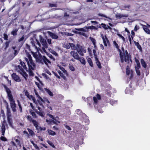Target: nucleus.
Listing matches in <instances>:
<instances>
[{
    "label": "nucleus",
    "instance_id": "6ab92c4d",
    "mask_svg": "<svg viewBox=\"0 0 150 150\" xmlns=\"http://www.w3.org/2000/svg\"><path fill=\"white\" fill-rule=\"evenodd\" d=\"M42 59L46 64H47V63H50V62L49 60L45 56H43L42 57Z\"/></svg>",
    "mask_w": 150,
    "mask_h": 150
},
{
    "label": "nucleus",
    "instance_id": "052dcab7",
    "mask_svg": "<svg viewBox=\"0 0 150 150\" xmlns=\"http://www.w3.org/2000/svg\"><path fill=\"white\" fill-rule=\"evenodd\" d=\"M4 39L5 40H8V36L7 34H4Z\"/></svg>",
    "mask_w": 150,
    "mask_h": 150
},
{
    "label": "nucleus",
    "instance_id": "5701e85b",
    "mask_svg": "<svg viewBox=\"0 0 150 150\" xmlns=\"http://www.w3.org/2000/svg\"><path fill=\"white\" fill-rule=\"evenodd\" d=\"M47 132H48L49 134L51 135L52 136H54L56 134L55 132L51 130H47Z\"/></svg>",
    "mask_w": 150,
    "mask_h": 150
},
{
    "label": "nucleus",
    "instance_id": "1a4fd4ad",
    "mask_svg": "<svg viewBox=\"0 0 150 150\" xmlns=\"http://www.w3.org/2000/svg\"><path fill=\"white\" fill-rule=\"evenodd\" d=\"M82 115V116L80 118L81 121L84 122H88L89 121L88 117L85 114L83 113Z\"/></svg>",
    "mask_w": 150,
    "mask_h": 150
},
{
    "label": "nucleus",
    "instance_id": "69168bd1",
    "mask_svg": "<svg viewBox=\"0 0 150 150\" xmlns=\"http://www.w3.org/2000/svg\"><path fill=\"white\" fill-rule=\"evenodd\" d=\"M33 146L35 148V149H36L37 150H40L39 147L38 146L37 144H34V145Z\"/></svg>",
    "mask_w": 150,
    "mask_h": 150
},
{
    "label": "nucleus",
    "instance_id": "72a5a7b5",
    "mask_svg": "<svg viewBox=\"0 0 150 150\" xmlns=\"http://www.w3.org/2000/svg\"><path fill=\"white\" fill-rule=\"evenodd\" d=\"M21 74L23 76L25 80H27V77L28 75L25 71L22 72V73H21Z\"/></svg>",
    "mask_w": 150,
    "mask_h": 150
},
{
    "label": "nucleus",
    "instance_id": "c756f323",
    "mask_svg": "<svg viewBox=\"0 0 150 150\" xmlns=\"http://www.w3.org/2000/svg\"><path fill=\"white\" fill-rule=\"evenodd\" d=\"M45 90L50 96H53V93L51 92L49 89L47 88H45Z\"/></svg>",
    "mask_w": 150,
    "mask_h": 150
},
{
    "label": "nucleus",
    "instance_id": "7ed1b4c3",
    "mask_svg": "<svg viewBox=\"0 0 150 150\" xmlns=\"http://www.w3.org/2000/svg\"><path fill=\"white\" fill-rule=\"evenodd\" d=\"M39 39L40 42L41 43L42 45L43 46L41 50H40L41 52L42 53H45L47 54V52L45 49L47 48L48 47V45L47 43L46 40L43 38L42 37L41 35H39Z\"/></svg>",
    "mask_w": 150,
    "mask_h": 150
},
{
    "label": "nucleus",
    "instance_id": "e2e57ef3",
    "mask_svg": "<svg viewBox=\"0 0 150 150\" xmlns=\"http://www.w3.org/2000/svg\"><path fill=\"white\" fill-rule=\"evenodd\" d=\"M18 53V51L16 50H14V56H16Z\"/></svg>",
    "mask_w": 150,
    "mask_h": 150
},
{
    "label": "nucleus",
    "instance_id": "774afa93",
    "mask_svg": "<svg viewBox=\"0 0 150 150\" xmlns=\"http://www.w3.org/2000/svg\"><path fill=\"white\" fill-rule=\"evenodd\" d=\"M64 125L65 127L67 129H68L69 130H71V127H70L66 125Z\"/></svg>",
    "mask_w": 150,
    "mask_h": 150
},
{
    "label": "nucleus",
    "instance_id": "39448f33",
    "mask_svg": "<svg viewBox=\"0 0 150 150\" xmlns=\"http://www.w3.org/2000/svg\"><path fill=\"white\" fill-rule=\"evenodd\" d=\"M76 50H77L78 53L82 56L84 55L83 52H86V50L84 49L83 47L80 45H78Z\"/></svg>",
    "mask_w": 150,
    "mask_h": 150
},
{
    "label": "nucleus",
    "instance_id": "f257e3e1",
    "mask_svg": "<svg viewBox=\"0 0 150 150\" xmlns=\"http://www.w3.org/2000/svg\"><path fill=\"white\" fill-rule=\"evenodd\" d=\"M27 55L28 58H25V59L27 62L28 66V70L27 69V68L25 63L23 62H22L21 60H20V62L23 68L28 72L29 76H33L34 74L33 72V71L34 70L35 68V64L33 61L31 55L28 54H27Z\"/></svg>",
    "mask_w": 150,
    "mask_h": 150
},
{
    "label": "nucleus",
    "instance_id": "4c0bfd02",
    "mask_svg": "<svg viewBox=\"0 0 150 150\" xmlns=\"http://www.w3.org/2000/svg\"><path fill=\"white\" fill-rule=\"evenodd\" d=\"M95 60L96 61V63L98 66V67L99 68H101V65L100 64V62L98 61V59H95Z\"/></svg>",
    "mask_w": 150,
    "mask_h": 150
},
{
    "label": "nucleus",
    "instance_id": "473e14b6",
    "mask_svg": "<svg viewBox=\"0 0 150 150\" xmlns=\"http://www.w3.org/2000/svg\"><path fill=\"white\" fill-rule=\"evenodd\" d=\"M90 40H91V41H92L93 45H94V47H95L96 46V40H95V39H94L92 38H91V37H90Z\"/></svg>",
    "mask_w": 150,
    "mask_h": 150
},
{
    "label": "nucleus",
    "instance_id": "680f3d73",
    "mask_svg": "<svg viewBox=\"0 0 150 150\" xmlns=\"http://www.w3.org/2000/svg\"><path fill=\"white\" fill-rule=\"evenodd\" d=\"M136 71L137 74L138 75H140V71L139 70V69H135Z\"/></svg>",
    "mask_w": 150,
    "mask_h": 150
},
{
    "label": "nucleus",
    "instance_id": "4468645a",
    "mask_svg": "<svg viewBox=\"0 0 150 150\" xmlns=\"http://www.w3.org/2000/svg\"><path fill=\"white\" fill-rule=\"evenodd\" d=\"M89 29V27H84L82 28H76V30L79 31H82L84 32H88Z\"/></svg>",
    "mask_w": 150,
    "mask_h": 150
},
{
    "label": "nucleus",
    "instance_id": "aec40b11",
    "mask_svg": "<svg viewBox=\"0 0 150 150\" xmlns=\"http://www.w3.org/2000/svg\"><path fill=\"white\" fill-rule=\"evenodd\" d=\"M58 66L59 67V69L61 70L63 72L64 74V75H65L66 76H68V74L66 70H65L64 68L58 65Z\"/></svg>",
    "mask_w": 150,
    "mask_h": 150
},
{
    "label": "nucleus",
    "instance_id": "338daca9",
    "mask_svg": "<svg viewBox=\"0 0 150 150\" xmlns=\"http://www.w3.org/2000/svg\"><path fill=\"white\" fill-rule=\"evenodd\" d=\"M129 88H127L125 90V93H128L129 92Z\"/></svg>",
    "mask_w": 150,
    "mask_h": 150
},
{
    "label": "nucleus",
    "instance_id": "79ce46f5",
    "mask_svg": "<svg viewBox=\"0 0 150 150\" xmlns=\"http://www.w3.org/2000/svg\"><path fill=\"white\" fill-rule=\"evenodd\" d=\"M27 130L29 133V134L31 136H33L34 134V132L31 129H30L29 128H27Z\"/></svg>",
    "mask_w": 150,
    "mask_h": 150
},
{
    "label": "nucleus",
    "instance_id": "bb28decb",
    "mask_svg": "<svg viewBox=\"0 0 150 150\" xmlns=\"http://www.w3.org/2000/svg\"><path fill=\"white\" fill-rule=\"evenodd\" d=\"M134 43L135 45L137 46V48L139 49V50H142V47L140 45H139V43L137 42H136L135 41H134Z\"/></svg>",
    "mask_w": 150,
    "mask_h": 150
},
{
    "label": "nucleus",
    "instance_id": "864d4df0",
    "mask_svg": "<svg viewBox=\"0 0 150 150\" xmlns=\"http://www.w3.org/2000/svg\"><path fill=\"white\" fill-rule=\"evenodd\" d=\"M60 75L64 79H65L66 78V76H67L65 75H64V74L63 72H62Z\"/></svg>",
    "mask_w": 150,
    "mask_h": 150
},
{
    "label": "nucleus",
    "instance_id": "58836bf2",
    "mask_svg": "<svg viewBox=\"0 0 150 150\" xmlns=\"http://www.w3.org/2000/svg\"><path fill=\"white\" fill-rule=\"evenodd\" d=\"M17 102L18 107L20 110V112H22V109L21 103L18 100H17Z\"/></svg>",
    "mask_w": 150,
    "mask_h": 150
},
{
    "label": "nucleus",
    "instance_id": "ddd939ff",
    "mask_svg": "<svg viewBox=\"0 0 150 150\" xmlns=\"http://www.w3.org/2000/svg\"><path fill=\"white\" fill-rule=\"evenodd\" d=\"M12 78L16 82H20L21 81L19 76L17 75L15 73H13L11 75Z\"/></svg>",
    "mask_w": 150,
    "mask_h": 150
},
{
    "label": "nucleus",
    "instance_id": "dca6fc26",
    "mask_svg": "<svg viewBox=\"0 0 150 150\" xmlns=\"http://www.w3.org/2000/svg\"><path fill=\"white\" fill-rule=\"evenodd\" d=\"M6 122H4L1 124V134L2 135L4 136V133L5 131V123Z\"/></svg>",
    "mask_w": 150,
    "mask_h": 150
},
{
    "label": "nucleus",
    "instance_id": "09e8293b",
    "mask_svg": "<svg viewBox=\"0 0 150 150\" xmlns=\"http://www.w3.org/2000/svg\"><path fill=\"white\" fill-rule=\"evenodd\" d=\"M93 53L94 55V57L95 58V59H98L97 55L96 54V51L95 50H94V49L93 50Z\"/></svg>",
    "mask_w": 150,
    "mask_h": 150
},
{
    "label": "nucleus",
    "instance_id": "49530a36",
    "mask_svg": "<svg viewBox=\"0 0 150 150\" xmlns=\"http://www.w3.org/2000/svg\"><path fill=\"white\" fill-rule=\"evenodd\" d=\"M47 142L51 146H52L53 148L55 147L54 145L50 141H47Z\"/></svg>",
    "mask_w": 150,
    "mask_h": 150
},
{
    "label": "nucleus",
    "instance_id": "de8ad7c7",
    "mask_svg": "<svg viewBox=\"0 0 150 150\" xmlns=\"http://www.w3.org/2000/svg\"><path fill=\"white\" fill-rule=\"evenodd\" d=\"M48 55V57L50 58L51 59H52V60L53 61H55V58L53 57V56L51 54H48V53L47 52V54Z\"/></svg>",
    "mask_w": 150,
    "mask_h": 150
},
{
    "label": "nucleus",
    "instance_id": "f8f14e48",
    "mask_svg": "<svg viewBox=\"0 0 150 150\" xmlns=\"http://www.w3.org/2000/svg\"><path fill=\"white\" fill-rule=\"evenodd\" d=\"M101 37L103 40L104 45L105 46H107V45L109 43L108 39L105 35L104 36L102 34L101 35Z\"/></svg>",
    "mask_w": 150,
    "mask_h": 150
},
{
    "label": "nucleus",
    "instance_id": "37998d69",
    "mask_svg": "<svg viewBox=\"0 0 150 150\" xmlns=\"http://www.w3.org/2000/svg\"><path fill=\"white\" fill-rule=\"evenodd\" d=\"M41 101L44 103L47 102L49 104L50 103V102L48 100V99L47 98H43V100Z\"/></svg>",
    "mask_w": 150,
    "mask_h": 150
},
{
    "label": "nucleus",
    "instance_id": "13d9d810",
    "mask_svg": "<svg viewBox=\"0 0 150 150\" xmlns=\"http://www.w3.org/2000/svg\"><path fill=\"white\" fill-rule=\"evenodd\" d=\"M69 69L72 71H74V67L71 65H69Z\"/></svg>",
    "mask_w": 150,
    "mask_h": 150
},
{
    "label": "nucleus",
    "instance_id": "0eeeda50",
    "mask_svg": "<svg viewBox=\"0 0 150 150\" xmlns=\"http://www.w3.org/2000/svg\"><path fill=\"white\" fill-rule=\"evenodd\" d=\"M129 16L128 14H123L120 13H117L115 15V17L117 18L125 19V18Z\"/></svg>",
    "mask_w": 150,
    "mask_h": 150
},
{
    "label": "nucleus",
    "instance_id": "9d476101",
    "mask_svg": "<svg viewBox=\"0 0 150 150\" xmlns=\"http://www.w3.org/2000/svg\"><path fill=\"white\" fill-rule=\"evenodd\" d=\"M34 125L36 129L38 130H45L46 129L45 127H42L40 126H38V122H33Z\"/></svg>",
    "mask_w": 150,
    "mask_h": 150
},
{
    "label": "nucleus",
    "instance_id": "412c9836",
    "mask_svg": "<svg viewBox=\"0 0 150 150\" xmlns=\"http://www.w3.org/2000/svg\"><path fill=\"white\" fill-rule=\"evenodd\" d=\"M35 84L40 90L42 89V87L43 86V84L41 82H40V83L36 82Z\"/></svg>",
    "mask_w": 150,
    "mask_h": 150
},
{
    "label": "nucleus",
    "instance_id": "423d86ee",
    "mask_svg": "<svg viewBox=\"0 0 150 150\" xmlns=\"http://www.w3.org/2000/svg\"><path fill=\"white\" fill-rule=\"evenodd\" d=\"M47 116L49 118L50 122H59V121L57 120L59 119L58 117H54L50 114H47Z\"/></svg>",
    "mask_w": 150,
    "mask_h": 150
},
{
    "label": "nucleus",
    "instance_id": "2f4dec72",
    "mask_svg": "<svg viewBox=\"0 0 150 150\" xmlns=\"http://www.w3.org/2000/svg\"><path fill=\"white\" fill-rule=\"evenodd\" d=\"M69 45H70V47H71V49L72 50H75L76 49V47L75 45L72 43H69Z\"/></svg>",
    "mask_w": 150,
    "mask_h": 150
},
{
    "label": "nucleus",
    "instance_id": "cd10ccee",
    "mask_svg": "<svg viewBox=\"0 0 150 150\" xmlns=\"http://www.w3.org/2000/svg\"><path fill=\"white\" fill-rule=\"evenodd\" d=\"M80 61L81 64H83L85 65V64L86 62L84 59L83 57L80 58L79 57V59H78Z\"/></svg>",
    "mask_w": 150,
    "mask_h": 150
},
{
    "label": "nucleus",
    "instance_id": "f03ea898",
    "mask_svg": "<svg viewBox=\"0 0 150 150\" xmlns=\"http://www.w3.org/2000/svg\"><path fill=\"white\" fill-rule=\"evenodd\" d=\"M4 87L7 93L8 99L10 102V106L13 112H16V106L14 100L13 98V96L9 88L6 86L4 85Z\"/></svg>",
    "mask_w": 150,
    "mask_h": 150
},
{
    "label": "nucleus",
    "instance_id": "393cba45",
    "mask_svg": "<svg viewBox=\"0 0 150 150\" xmlns=\"http://www.w3.org/2000/svg\"><path fill=\"white\" fill-rule=\"evenodd\" d=\"M27 98L30 100H32L34 103H36V100L35 98L32 95H29Z\"/></svg>",
    "mask_w": 150,
    "mask_h": 150
},
{
    "label": "nucleus",
    "instance_id": "b1692460",
    "mask_svg": "<svg viewBox=\"0 0 150 150\" xmlns=\"http://www.w3.org/2000/svg\"><path fill=\"white\" fill-rule=\"evenodd\" d=\"M18 30L17 29H14L11 33V34L13 36H16L17 35V32Z\"/></svg>",
    "mask_w": 150,
    "mask_h": 150
},
{
    "label": "nucleus",
    "instance_id": "a211bd4d",
    "mask_svg": "<svg viewBox=\"0 0 150 150\" xmlns=\"http://www.w3.org/2000/svg\"><path fill=\"white\" fill-rule=\"evenodd\" d=\"M100 95L99 94H97L96 95V97H93V99L94 102L95 103H97L98 102V100H100Z\"/></svg>",
    "mask_w": 150,
    "mask_h": 150
},
{
    "label": "nucleus",
    "instance_id": "20e7f679",
    "mask_svg": "<svg viewBox=\"0 0 150 150\" xmlns=\"http://www.w3.org/2000/svg\"><path fill=\"white\" fill-rule=\"evenodd\" d=\"M125 53L126 55H123L122 54L121 52H120V58L121 62L123 63L124 61H125V62L127 64H129L130 62L132 63V61L130 57L128 54V52L127 50L125 51Z\"/></svg>",
    "mask_w": 150,
    "mask_h": 150
},
{
    "label": "nucleus",
    "instance_id": "3c124183",
    "mask_svg": "<svg viewBox=\"0 0 150 150\" xmlns=\"http://www.w3.org/2000/svg\"><path fill=\"white\" fill-rule=\"evenodd\" d=\"M89 27V29H94L95 30H98V28L94 26H91Z\"/></svg>",
    "mask_w": 150,
    "mask_h": 150
},
{
    "label": "nucleus",
    "instance_id": "a878e982",
    "mask_svg": "<svg viewBox=\"0 0 150 150\" xmlns=\"http://www.w3.org/2000/svg\"><path fill=\"white\" fill-rule=\"evenodd\" d=\"M141 62L142 66L144 68H146V64L143 59H141Z\"/></svg>",
    "mask_w": 150,
    "mask_h": 150
},
{
    "label": "nucleus",
    "instance_id": "f704fd0d",
    "mask_svg": "<svg viewBox=\"0 0 150 150\" xmlns=\"http://www.w3.org/2000/svg\"><path fill=\"white\" fill-rule=\"evenodd\" d=\"M87 61L90 66L91 67H93V65L91 59L90 58H89L88 59Z\"/></svg>",
    "mask_w": 150,
    "mask_h": 150
},
{
    "label": "nucleus",
    "instance_id": "7c9ffc66",
    "mask_svg": "<svg viewBox=\"0 0 150 150\" xmlns=\"http://www.w3.org/2000/svg\"><path fill=\"white\" fill-rule=\"evenodd\" d=\"M75 114L78 115H81V117L82 116V114L83 113L81 112V111L80 109H77L76 110L75 112Z\"/></svg>",
    "mask_w": 150,
    "mask_h": 150
},
{
    "label": "nucleus",
    "instance_id": "0e129e2a",
    "mask_svg": "<svg viewBox=\"0 0 150 150\" xmlns=\"http://www.w3.org/2000/svg\"><path fill=\"white\" fill-rule=\"evenodd\" d=\"M24 39V37L23 35V36L20 39H19L18 40V41L19 42H21L22 41H23Z\"/></svg>",
    "mask_w": 150,
    "mask_h": 150
},
{
    "label": "nucleus",
    "instance_id": "a19ab883",
    "mask_svg": "<svg viewBox=\"0 0 150 150\" xmlns=\"http://www.w3.org/2000/svg\"><path fill=\"white\" fill-rule=\"evenodd\" d=\"M36 112L40 116H41V117H44V114L43 112H41V111L40 112L37 111H36Z\"/></svg>",
    "mask_w": 150,
    "mask_h": 150
},
{
    "label": "nucleus",
    "instance_id": "6e6552de",
    "mask_svg": "<svg viewBox=\"0 0 150 150\" xmlns=\"http://www.w3.org/2000/svg\"><path fill=\"white\" fill-rule=\"evenodd\" d=\"M7 108V120L8 122H11V112L10 110L8 108V105L6 107Z\"/></svg>",
    "mask_w": 150,
    "mask_h": 150
},
{
    "label": "nucleus",
    "instance_id": "f3484780",
    "mask_svg": "<svg viewBox=\"0 0 150 150\" xmlns=\"http://www.w3.org/2000/svg\"><path fill=\"white\" fill-rule=\"evenodd\" d=\"M16 69L17 70L18 72L20 73V74L25 71L22 68V67L20 65L16 67Z\"/></svg>",
    "mask_w": 150,
    "mask_h": 150
},
{
    "label": "nucleus",
    "instance_id": "5fc2aeb1",
    "mask_svg": "<svg viewBox=\"0 0 150 150\" xmlns=\"http://www.w3.org/2000/svg\"><path fill=\"white\" fill-rule=\"evenodd\" d=\"M9 42L7 41L6 42L5 45L6 46V47L5 48V49H6L8 47L9 45Z\"/></svg>",
    "mask_w": 150,
    "mask_h": 150
},
{
    "label": "nucleus",
    "instance_id": "c9c22d12",
    "mask_svg": "<svg viewBox=\"0 0 150 150\" xmlns=\"http://www.w3.org/2000/svg\"><path fill=\"white\" fill-rule=\"evenodd\" d=\"M136 62L137 64L135 66V69H139L140 67V64L138 60H136Z\"/></svg>",
    "mask_w": 150,
    "mask_h": 150
},
{
    "label": "nucleus",
    "instance_id": "8fccbe9b",
    "mask_svg": "<svg viewBox=\"0 0 150 150\" xmlns=\"http://www.w3.org/2000/svg\"><path fill=\"white\" fill-rule=\"evenodd\" d=\"M117 35L120 38H121L124 41H125V38L122 35L119 34H117Z\"/></svg>",
    "mask_w": 150,
    "mask_h": 150
},
{
    "label": "nucleus",
    "instance_id": "6e6d98bb",
    "mask_svg": "<svg viewBox=\"0 0 150 150\" xmlns=\"http://www.w3.org/2000/svg\"><path fill=\"white\" fill-rule=\"evenodd\" d=\"M98 15L99 16H103V17H105L107 18H108V19H110V20H111L112 19L111 18H109V17H107L105 15H103V14H98Z\"/></svg>",
    "mask_w": 150,
    "mask_h": 150
},
{
    "label": "nucleus",
    "instance_id": "a18cd8bd",
    "mask_svg": "<svg viewBox=\"0 0 150 150\" xmlns=\"http://www.w3.org/2000/svg\"><path fill=\"white\" fill-rule=\"evenodd\" d=\"M129 67L128 66H127V68H126V74L127 75H129V73H130V71L129 70Z\"/></svg>",
    "mask_w": 150,
    "mask_h": 150
},
{
    "label": "nucleus",
    "instance_id": "c85d7f7f",
    "mask_svg": "<svg viewBox=\"0 0 150 150\" xmlns=\"http://www.w3.org/2000/svg\"><path fill=\"white\" fill-rule=\"evenodd\" d=\"M144 31L147 34H150V30L146 26H144L143 27Z\"/></svg>",
    "mask_w": 150,
    "mask_h": 150
},
{
    "label": "nucleus",
    "instance_id": "ea45409f",
    "mask_svg": "<svg viewBox=\"0 0 150 150\" xmlns=\"http://www.w3.org/2000/svg\"><path fill=\"white\" fill-rule=\"evenodd\" d=\"M19 137H15L14 138V140H15L17 144H18L19 143L20 141L19 140Z\"/></svg>",
    "mask_w": 150,
    "mask_h": 150
},
{
    "label": "nucleus",
    "instance_id": "bf43d9fd",
    "mask_svg": "<svg viewBox=\"0 0 150 150\" xmlns=\"http://www.w3.org/2000/svg\"><path fill=\"white\" fill-rule=\"evenodd\" d=\"M51 52L53 54L55 55V56H58L57 53H56V52L54 50H53L52 51H51Z\"/></svg>",
    "mask_w": 150,
    "mask_h": 150
},
{
    "label": "nucleus",
    "instance_id": "4d7b16f0",
    "mask_svg": "<svg viewBox=\"0 0 150 150\" xmlns=\"http://www.w3.org/2000/svg\"><path fill=\"white\" fill-rule=\"evenodd\" d=\"M1 139L4 142L6 141H7L6 139L4 137L1 136L0 137Z\"/></svg>",
    "mask_w": 150,
    "mask_h": 150
},
{
    "label": "nucleus",
    "instance_id": "4be33fe9",
    "mask_svg": "<svg viewBox=\"0 0 150 150\" xmlns=\"http://www.w3.org/2000/svg\"><path fill=\"white\" fill-rule=\"evenodd\" d=\"M34 92L35 93V95L36 97L38 98V99L40 100L41 101H42L43 100V99L41 98L39 95L38 94V93L37 92L36 90L34 89Z\"/></svg>",
    "mask_w": 150,
    "mask_h": 150
},
{
    "label": "nucleus",
    "instance_id": "9b49d317",
    "mask_svg": "<svg viewBox=\"0 0 150 150\" xmlns=\"http://www.w3.org/2000/svg\"><path fill=\"white\" fill-rule=\"evenodd\" d=\"M70 54L75 59L78 60L79 59V57L77 53L75 51H71Z\"/></svg>",
    "mask_w": 150,
    "mask_h": 150
},
{
    "label": "nucleus",
    "instance_id": "603ef678",
    "mask_svg": "<svg viewBox=\"0 0 150 150\" xmlns=\"http://www.w3.org/2000/svg\"><path fill=\"white\" fill-rule=\"evenodd\" d=\"M25 95L27 96V97L29 96V93L28 92L27 90H25L23 91Z\"/></svg>",
    "mask_w": 150,
    "mask_h": 150
},
{
    "label": "nucleus",
    "instance_id": "c03bdc74",
    "mask_svg": "<svg viewBox=\"0 0 150 150\" xmlns=\"http://www.w3.org/2000/svg\"><path fill=\"white\" fill-rule=\"evenodd\" d=\"M117 103V101L113 100H111L110 101V104L112 105H114L115 104H116Z\"/></svg>",
    "mask_w": 150,
    "mask_h": 150
},
{
    "label": "nucleus",
    "instance_id": "2eb2a0df",
    "mask_svg": "<svg viewBox=\"0 0 150 150\" xmlns=\"http://www.w3.org/2000/svg\"><path fill=\"white\" fill-rule=\"evenodd\" d=\"M48 33L49 35L52 39H56L58 38V37L56 34L49 31L48 32Z\"/></svg>",
    "mask_w": 150,
    "mask_h": 150
},
{
    "label": "nucleus",
    "instance_id": "e433bc0d",
    "mask_svg": "<svg viewBox=\"0 0 150 150\" xmlns=\"http://www.w3.org/2000/svg\"><path fill=\"white\" fill-rule=\"evenodd\" d=\"M77 33L79 34V35H82L83 36H85V37H87V35L85 33H83V32H77Z\"/></svg>",
    "mask_w": 150,
    "mask_h": 150
}]
</instances>
